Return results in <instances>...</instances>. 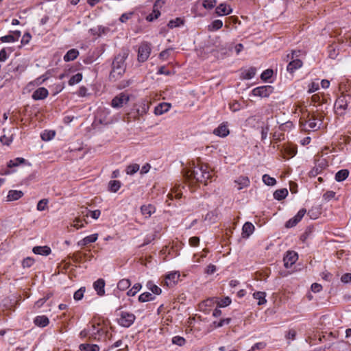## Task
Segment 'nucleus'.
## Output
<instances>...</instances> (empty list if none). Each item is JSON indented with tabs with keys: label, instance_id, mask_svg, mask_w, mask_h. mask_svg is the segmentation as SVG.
<instances>
[{
	"label": "nucleus",
	"instance_id": "dca6fc26",
	"mask_svg": "<svg viewBox=\"0 0 351 351\" xmlns=\"http://www.w3.org/2000/svg\"><path fill=\"white\" fill-rule=\"evenodd\" d=\"M321 124L322 121L320 120L312 117L305 122L304 127L305 130H317L319 128Z\"/></svg>",
	"mask_w": 351,
	"mask_h": 351
},
{
	"label": "nucleus",
	"instance_id": "864d4df0",
	"mask_svg": "<svg viewBox=\"0 0 351 351\" xmlns=\"http://www.w3.org/2000/svg\"><path fill=\"white\" fill-rule=\"evenodd\" d=\"M217 218V216L214 212H209L204 217V220L208 221L210 223H213L216 221Z\"/></svg>",
	"mask_w": 351,
	"mask_h": 351
},
{
	"label": "nucleus",
	"instance_id": "ddd939ff",
	"mask_svg": "<svg viewBox=\"0 0 351 351\" xmlns=\"http://www.w3.org/2000/svg\"><path fill=\"white\" fill-rule=\"evenodd\" d=\"M213 134L219 137L224 138L230 134L228 125L227 123H221L213 130Z\"/></svg>",
	"mask_w": 351,
	"mask_h": 351
},
{
	"label": "nucleus",
	"instance_id": "4468645a",
	"mask_svg": "<svg viewBox=\"0 0 351 351\" xmlns=\"http://www.w3.org/2000/svg\"><path fill=\"white\" fill-rule=\"evenodd\" d=\"M306 210L302 208L300 209L298 213L291 219H290L287 223H286V227L287 228H292L295 226L304 216L306 213Z\"/></svg>",
	"mask_w": 351,
	"mask_h": 351
},
{
	"label": "nucleus",
	"instance_id": "bb28decb",
	"mask_svg": "<svg viewBox=\"0 0 351 351\" xmlns=\"http://www.w3.org/2000/svg\"><path fill=\"white\" fill-rule=\"evenodd\" d=\"M266 293L263 291H257L253 293V298L257 300L258 305H263L266 304L267 300L265 298Z\"/></svg>",
	"mask_w": 351,
	"mask_h": 351
},
{
	"label": "nucleus",
	"instance_id": "79ce46f5",
	"mask_svg": "<svg viewBox=\"0 0 351 351\" xmlns=\"http://www.w3.org/2000/svg\"><path fill=\"white\" fill-rule=\"evenodd\" d=\"M263 182L267 186H274L276 184V180L274 178L270 177L267 174L263 176Z\"/></svg>",
	"mask_w": 351,
	"mask_h": 351
},
{
	"label": "nucleus",
	"instance_id": "a18cd8bd",
	"mask_svg": "<svg viewBox=\"0 0 351 351\" xmlns=\"http://www.w3.org/2000/svg\"><path fill=\"white\" fill-rule=\"evenodd\" d=\"M142 286L140 283H136L132 289H130L127 295L129 296H134L141 289Z\"/></svg>",
	"mask_w": 351,
	"mask_h": 351
},
{
	"label": "nucleus",
	"instance_id": "473e14b6",
	"mask_svg": "<svg viewBox=\"0 0 351 351\" xmlns=\"http://www.w3.org/2000/svg\"><path fill=\"white\" fill-rule=\"evenodd\" d=\"M288 195V191L286 189H278L274 193V197L278 200L285 199Z\"/></svg>",
	"mask_w": 351,
	"mask_h": 351
},
{
	"label": "nucleus",
	"instance_id": "49530a36",
	"mask_svg": "<svg viewBox=\"0 0 351 351\" xmlns=\"http://www.w3.org/2000/svg\"><path fill=\"white\" fill-rule=\"evenodd\" d=\"M182 196V193L181 192L179 191L178 188L177 187H173L171 191V193H169L168 194V197L169 199H172L173 197H176L177 199H179Z\"/></svg>",
	"mask_w": 351,
	"mask_h": 351
},
{
	"label": "nucleus",
	"instance_id": "aec40b11",
	"mask_svg": "<svg viewBox=\"0 0 351 351\" xmlns=\"http://www.w3.org/2000/svg\"><path fill=\"white\" fill-rule=\"evenodd\" d=\"M250 180L247 177H239L234 180V186L238 190L247 187L250 185Z\"/></svg>",
	"mask_w": 351,
	"mask_h": 351
},
{
	"label": "nucleus",
	"instance_id": "8fccbe9b",
	"mask_svg": "<svg viewBox=\"0 0 351 351\" xmlns=\"http://www.w3.org/2000/svg\"><path fill=\"white\" fill-rule=\"evenodd\" d=\"M86 256V253H82L81 252H77L74 253L72 256V259L74 262L79 263L81 262L82 260Z\"/></svg>",
	"mask_w": 351,
	"mask_h": 351
},
{
	"label": "nucleus",
	"instance_id": "c85d7f7f",
	"mask_svg": "<svg viewBox=\"0 0 351 351\" xmlns=\"http://www.w3.org/2000/svg\"><path fill=\"white\" fill-rule=\"evenodd\" d=\"M36 254L47 256L51 253V249L48 246H37L32 250Z\"/></svg>",
	"mask_w": 351,
	"mask_h": 351
},
{
	"label": "nucleus",
	"instance_id": "ea45409f",
	"mask_svg": "<svg viewBox=\"0 0 351 351\" xmlns=\"http://www.w3.org/2000/svg\"><path fill=\"white\" fill-rule=\"evenodd\" d=\"M256 74V69L250 68L242 73V77L245 80H250L254 77Z\"/></svg>",
	"mask_w": 351,
	"mask_h": 351
},
{
	"label": "nucleus",
	"instance_id": "b1692460",
	"mask_svg": "<svg viewBox=\"0 0 351 351\" xmlns=\"http://www.w3.org/2000/svg\"><path fill=\"white\" fill-rule=\"evenodd\" d=\"M155 208L151 204L143 205L141 208L142 215L145 218H149L153 213H155Z\"/></svg>",
	"mask_w": 351,
	"mask_h": 351
},
{
	"label": "nucleus",
	"instance_id": "680f3d73",
	"mask_svg": "<svg viewBox=\"0 0 351 351\" xmlns=\"http://www.w3.org/2000/svg\"><path fill=\"white\" fill-rule=\"evenodd\" d=\"M230 303H231V300L230 299V298L226 297L225 298L221 300L219 302L218 305L220 307H225V306H228Z\"/></svg>",
	"mask_w": 351,
	"mask_h": 351
},
{
	"label": "nucleus",
	"instance_id": "f257e3e1",
	"mask_svg": "<svg viewBox=\"0 0 351 351\" xmlns=\"http://www.w3.org/2000/svg\"><path fill=\"white\" fill-rule=\"evenodd\" d=\"M184 177L189 181L206 183L211 178V173L208 167L202 165L195 167L193 169H187L184 171Z\"/></svg>",
	"mask_w": 351,
	"mask_h": 351
},
{
	"label": "nucleus",
	"instance_id": "f704fd0d",
	"mask_svg": "<svg viewBox=\"0 0 351 351\" xmlns=\"http://www.w3.org/2000/svg\"><path fill=\"white\" fill-rule=\"evenodd\" d=\"M84 221L85 222V223H87V222L86 221L85 219H82L81 217L78 216V217H76L73 219L71 226L75 228L76 229H80V228H83L84 226Z\"/></svg>",
	"mask_w": 351,
	"mask_h": 351
},
{
	"label": "nucleus",
	"instance_id": "393cba45",
	"mask_svg": "<svg viewBox=\"0 0 351 351\" xmlns=\"http://www.w3.org/2000/svg\"><path fill=\"white\" fill-rule=\"evenodd\" d=\"M171 108V104L169 103H162L155 108L154 113L156 115H161L165 112L169 111Z\"/></svg>",
	"mask_w": 351,
	"mask_h": 351
},
{
	"label": "nucleus",
	"instance_id": "c03bdc74",
	"mask_svg": "<svg viewBox=\"0 0 351 351\" xmlns=\"http://www.w3.org/2000/svg\"><path fill=\"white\" fill-rule=\"evenodd\" d=\"M82 74L78 73L71 77V79L69 81V84L70 86H73V85L80 82L82 81Z\"/></svg>",
	"mask_w": 351,
	"mask_h": 351
},
{
	"label": "nucleus",
	"instance_id": "7ed1b4c3",
	"mask_svg": "<svg viewBox=\"0 0 351 351\" xmlns=\"http://www.w3.org/2000/svg\"><path fill=\"white\" fill-rule=\"evenodd\" d=\"M21 165H22V158L18 157L10 160L7 162L6 166H1L0 167V175H11L17 171Z\"/></svg>",
	"mask_w": 351,
	"mask_h": 351
},
{
	"label": "nucleus",
	"instance_id": "2f4dec72",
	"mask_svg": "<svg viewBox=\"0 0 351 351\" xmlns=\"http://www.w3.org/2000/svg\"><path fill=\"white\" fill-rule=\"evenodd\" d=\"M348 175L349 171L348 169H341L336 173L335 180L337 182H342L348 178Z\"/></svg>",
	"mask_w": 351,
	"mask_h": 351
},
{
	"label": "nucleus",
	"instance_id": "bf43d9fd",
	"mask_svg": "<svg viewBox=\"0 0 351 351\" xmlns=\"http://www.w3.org/2000/svg\"><path fill=\"white\" fill-rule=\"evenodd\" d=\"M47 199H41L37 204V209L40 211L45 210L47 208Z\"/></svg>",
	"mask_w": 351,
	"mask_h": 351
},
{
	"label": "nucleus",
	"instance_id": "0eeeda50",
	"mask_svg": "<svg viewBox=\"0 0 351 351\" xmlns=\"http://www.w3.org/2000/svg\"><path fill=\"white\" fill-rule=\"evenodd\" d=\"M273 90L271 86H263L254 88L252 93L254 96L267 97L271 94Z\"/></svg>",
	"mask_w": 351,
	"mask_h": 351
},
{
	"label": "nucleus",
	"instance_id": "09e8293b",
	"mask_svg": "<svg viewBox=\"0 0 351 351\" xmlns=\"http://www.w3.org/2000/svg\"><path fill=\"white\" fill-rule=\"evenodd\" d=\"M139 170V165L137 164H132L129 165L126 169V173L128 175H133Z\"/></svg>",
	"mask_w": 351,
	"mask_h": 351
},
{
	"label": "nucleus",
	"instance_id": "0e129e2a",
	"mask_svg": "<svg viewBox=\"0 0 351 351\" xmlns=\"http://www.w3.org/2000/svg\"><path fill=\"white\" fill-rule=\"evenodd\" d=\"M341 281L345 284L351 282V274L347 273V274H343L341 277Z\"/></svg>",
	"mask_w": 351,
	"mask_h": 351
},
{
	"label": "nucleus",
	"instance_id": "4be33fe9",
	"mask_svg": "<svg viewBox=\"0 0 351 351\" xmlns=\"http://www.w3.org/2000/svg\"><path fill=\"white\" fill-rule=\"evenodd\" d=\"M34 322L37 326L43 328L49 324V319L45 315H39L34 318Z\"/></svg>",
	"mask_w": 351,
	"mask_h": 351
},
{
	"label": "nucleus",
	"instance_id": "1a4fd4ad",
	"mask_svg": "<svg viewBox=\"0 0 351 351\" xmlns=\"http://www.w3.org/2000/svg\"><path fill=\"white\" fill-rule=\"evenodd\" d=\"M298 254L293 251H289L285 254L283 261L286 268H290L298 260Z\"/></svg>",
	"mask_w": 351,
	"mask_h": 351
},
{
	"label": "nucleus",
	"instance_id": "412c9836",
	"mask_svg": "<svg viewBox=\"0 0 351 351\" xmlns=\"http://www.w3.org/2000/svg\"><path fill=\"white\" fill-rule=\"evenodd\" d=\"M254 226L250 222H246L242 228V237L248 238L254 231Z\"/></svg>",
	"mask_w": 351,
	"mask_h": 351
},
{
	"label": "nucleus",
	"instance_id": "a211bd4d",
	"mask_svg": "<svg viewBox=\"0 0 351 351\" xmlns=\"http://www.w3.org/2000/svg\"><path fill=\"white\" fill-rule=\"evenodd\" d=\"M164 3V0H158L154 4L153 12L147 17V19L152 21L154 19H157L160 14V11L157 9L160 8Z\"/></svg>",
	"mask_w": 351,
	"mask_h": 351
},
{
	"label": "nucleus",
	"instance_id": "774afa93",
	"mask_svg": "<svg viewBox=\"0 0 351 351\" xmlns=\"http://www.w3.org/2000/svg\"><path fill=\"white\" fill-rule=\"evenodd\" d=\"M319 88V83L313 82L309 85L308 92L313 93Z\"/></svg>",
	"mask_w": 351,
	"mask_h": 351
},
{
	"label": "nucleus",
	"instance_id": "5fc2aeb1",
	"mask_svg": "<svg viewBox=\"0 0 351 351\" xmlns=\"http://www.w3.org/2000/svg\"><path fill=\"white\" fill-rule=\"evenodd\" d=\"M185 339L180 336H176L172 339V343L179 346H183L185 343Z\"/></svg>",
	"mask_w": 351,
	"mask_h": 351
},
{
	"label": "nucleus",
	"instance_id": "6ab92c4d",
	"mask_svg": "<svg viewBox=\"0 0 351 351\" xmlns=\"http://www.w3.org/2000/svg\"><path fill=\"white\" fill-rule=\"evenodd\" d=\"M48 90L44 87L36 89L32 94V98L34 100H40L46 98L48 96Z\"/></svg>",
	"mask_w": 351,
	"mask_h": 351
},
{
	"label": "nucleus",
	"instance_id": "f3484780",
	"mask_svg": "<svg viewBox=\"0 0 351 351\" xmlns=\"http://www.w3.org/2000/svg\"><path fill=\"white\" fill-rule=\"evenodd\" d=\"M21 36V31H11L8 35L2 36L0 40L3 43H10L18 40Z\"/></svg>",
	"mask_w": 351,
	"mask_h": 351
},
{
	"label": "nucleus",
	"instance_id": "338daca9",
	"mask_svg": "<svg viewBox=\"0 0 351 351\" xmlns=\"http://www.w3.org/2000/svg\"><path fill=\"white\" fill-rule=\"evenodd\" d=\"M199 243V238L197 237H193L189 239V244L191 246H197Z\"/></svg>",
	"mask_w": 351,
	"mask_h": 351
},
{
	"label": "nucleus",
	"instance_id": "cd10ccee",
	"mask_svg": "<svg viewBox=\"0 0 351 351\" xmlns=\"http://www.w3.org/2000/svg\"><path fill=\"white\" fill-rule=\"evenodd\" d=\"M22 197V191L17 190H10L6 197L8 202L15 201Z\"/></svg>",
	"mask_w": 351,
	"mask_h": 351
},
{
	"label": "nucleus",
	"instance_id": "e433bc0d",
	"mask_svg": "<svg viewBox=\"0 0 351 351\" xmlns=\"http://www.w3.org/2000/svg\"><path fill=\"white\" fill-rule=\"evenodd\" d=\"M56 132L53 130H45L41 133L40 136L43 141H48L53 138Z\"/></svg>",
	"mask_w": 351,
	"mask_h": 351
},
{
	"label": "nucleus",
	"instance_id": "f8f14e48",
	"mask_svg": "<svg viewBox=\"0 0 351 351\" xmlns=\"http://www.w3.org/2000/svg\"><path fill=\"white\" fill-rule=\"evenodd\" d=\"M14 128L3 129V134L0 137V141L3 145H9L13 140Z\"/></svg>",
	"mask_w": 351,
	"mask_h": 351
},
{
	"label": "nucleus",
	"instance_id": "423d86ee",
	"mask_svg": "<svg viewBox=\"0 0 351 351\" xmlns=\"http://www.w3.org/2000/svg\"><path fill=\"white\" fill-rule=\"evenodd\" d=\"M151 53V46L147 43H142L138 51V60L139 62H143L146 61Z\"/></svg>",
	"mask_w": 351,
	"mask_h": 351
},
{
	"label": "nucleus",
	"instance_id": "9d476101",
	"mask_svg": "<svg viewBox=\"0 0 351 351\" xmlns=\"http://www.w3.org/2000/svg\"><path fill=\"white\" fill-rule=\"evenodd\" d=\"M348 107V102L345 96L339 97L335 103V111L337 114H343Z\"/></svg>",
	"mask_w": 351,
	"mask_h": 351
},
{
	"label": "nucleus",
	"instance_id": "37998d69",
	"mask_svg": "<svg viewBox=\"0 0 351 351\" xmlns=\"http://www.w3.org/2000/svg\"><path fill=\"white\" fill-rule=\"evenodd\" d=\"M154 299L152 294L149 292H145L141 294L138 297V300L141 302H145Z\"/></svg>",
	"mask_w": 351,
	"mask_h": 351
},
{
	"label": "nucleus",
	"instance_id": "de8ad7c7",
	"mask_svg": "<svg viewBox=\"0 0 351 351\" xmlns=\"http://www.w3.org/2000/svg\"><path fill=\"white\" fill-rule=\"evenodd\" d=\"M121 187V182L118 180H112L109 182V189L112 192H117Z\"/></svg>",
	"mask_w": 351,
	"mask_h": 351
},
{
	"label": "nucleus",
	"instance_id": "c9c22d12",
	"mask_svg": "<svg viewBox=\"0 0 351 351\" xmlns=\"http://www.w3.org/2000/svg\"><path fill=\"white\" fill-rule=\"evenodd\" d=\"M80 349L82 351H99V347L96 344H81Z\"/></svg>",
	"mask_w": 351,
	"mask_h": 351
},
{
	"label": "nucleus",
	"instance_id": "a19ab883",
	"mask_svg": "<svg viewBox=\"0 0 351 351\" xmlns=\"http://www.w3.org/2000/svg\"><path fill=\"white\" fill-rule=\"evenodd\" d=\"M131 283L130 281L128 279H122L121 280L118 284L117 287L121 291H124L130 287Z\"/></svg>",
	"mask_w": 351,
	"mask_h": 351
},
{
	"label": "nucleus",
	"instance_id": "603ef678",
	"mask_svg": "<svg viewBox=\"0 0 351 351\" xmlns=\"http://www.w3.org/2000/svg\"><path fill=\"white\" fill-rule=\"evenodd\" d=\"M216 3V0H204L202 5L206 9H212L215 6Z\"/></svg>",
	"mask_w": 351,
	"mask_h": 351
},
{
	"label": "nucleus",
	"instance_id": "72a5a7b5",
	"mask_svg": "<svg viewBox=\"0 0 351 351\" xmlns=\"http://www.w3.org/2000/svg\"><path fill=\"white\" fill-rule=\"evenodd\" d=\"M223 26V22L221 20L217 19L213 21L210 25L208 26L209 31L213 32L221 29Z\"/></svg>",
	"mask_w": 351,
	"mask_h": 351
},
{
	"label": "nucleus",
	"instance_id": "20e7f679",
	"mask_svg": "<svg viewBox=\"0 0 351 351\" xmlns=\"http://www.w3.org/2000/svg\"><path fill=\"white\" fill-rule=\"evenodd\" d=\"M101 328L99 327V324H91L90 326H88L86 328H84L80 333V336L81 337H86L97 339V336L99 335Z\"/></svg>",
	"mask_w": 351,
	"mask_h": 351
},
{
	"label": "nucleus",
	"instance_id": "9b49d317",
	"mask_svg": "<svg viewBox=\"0 0 351 351\" xmlns=\"http://www.w3.org/2000/svg\"><path fill=\"white\" fill-rule=\"evenodd\" d=\"M180 274L178 271H172L165 276V283L167 287L175 285L180 280Z\"/></svg>",
	"mask_w": 351,
	"mask_h": 351
},
{
	"label": "nucleus",
	"instance_id": "c756f323",
	"mask_svg": "<svg viewBox=\"0 0 351 351\" xmlns=\"http://www.w3.org/2000/svg\"><path fill=\"white\" fill-rule=\"evenodd\" d=\"M79 55V51L75 49H70L64 56V60L65 62H69L74 60Z\"/></svg>",
	"mask_w": 351,
	"mask_h": 351
},
{
	"label": "nucleus",
	"instance_id": "052dcab7",
	"mask_svg": "<svg viewBox=\"0 0 351 351\" xmlns=\"http://www.w3.org/2000/svg\"><path fill=\"white\" fill-rule=\"evenodd\" d=\"M296 337V331L293 329H290L286 334L285 337L287 340L293 341Z\"/></svg>",
	"mask_w": 351,
	"mask_h": 351
},
{
	"label": "nucleus",
	"instance_id": "13d9d810",
	"mask_svg": "<svg viewBox=\"0 0 351 351\" xmlns=\"http://www.w3.org/2000/svg\"><path fill=\"white\" fill-rule=\"evenodd\" d=\"M273 75V71L271 69H267L261 74V79L263 80H267L269 79Z\"/></svg>",
	"mask_w": 351,
	"mask_h": 351
},
{
	"label": "nucleus",
	"instance_id": "e2e57ef3",
	"mask_svg": "<svg viewBox=\"0 0 351 351\" xmlns=\"http://www.w3.org/2000/svg\"><path fill=\"white\" fill-rule=\"evenodd\" d=\"M132 15L133 12L124 13L121 16L119 20L121 23H125L132 17Z\"/></svg>",
	"mask_w": 351,
	"mask_h": 351
},
{
	"label": "nucleus",
	"instance_id": "7c9ffc66",
	"mask_svg": "<svg viewBox=\"0 0 351 351\" xmlns=\"http://www.w3.org/2000/svg\"><path fill=\"white\" fill-rule=\"evenodd\" d=\"M302 65V62L299 59L293 60L289 62L287 66V71L293 73L295 70L300 68Z\"/></svg>",
	"mask_w": 351,
	"mask_h": 351
},
{
	"label": "nucleus",
	"instance_id": "69168bd1",
	"mask_svg": "<svg viewBox=\"0 0 351 351\" xmlns=\"http://www.w3.org/2000/svg\"><path fill=\"white\" fill-rule=\"evenodd\" d=\"M335 193L332 191H327L324 194V198L328 201L335 198Z\"/></svg>",
	"mask_w": 351,
	"mask_h": 351
},
{
	"label": "nucleus",
	"instance_id": "58836bf2",
	"mask_svg": "<svg viewBox=\"0 0 351 351\" xmlns=\"http://www.w3.org/2000/svg\"><path fill=\"white\" fill-rule=\"evenodd\" d=\"M85 211H86V213H84V211H82V213H81L84 217H88V215L90 213L92 218H93L94 219H97L101 215V212L99 210H95L93 211H88V210H86Z\"/></svg>",
	"mask_w": 351,
	"mask_h": 351
},
{
	"label": "nucleus",
	"instance_id": "4c0bfd02",
	"mask_svg": "<svg viewBox=\"0 0 351 351\" xmlns=\"http://www.w3.org/2000/svg\"><path fill=\"white\" fill-rule=\"evenodd\" d=\"M147 288L156 295H160L162 290L157 285H154L152 282H148L146 285Z\"/></svg>",
	"mask_w": 351,
	"mask_h": 351
},
{
	"label": "nucleus",
	"instance_id": "a878e982",
	"mask_svg": "<svg viewBox=\"0 0 351 351\" xmlns=\"http://www.w3.org/2000/svg\"><path fill=\"white\" fill-rule=\"evenodd\" d=\"M98 239L97 234H93L91 235L87 236L84 237L83 239L80 240L77 244L78 245L85 246L90 243L95 242Z\"/></svg>",
	"mask_w": 351,
	"mask_h": 351
},
{
	"label": "nucleus",
	"instance_id": "3c124183",
	"mask_svg": "<svg viewBox=\"0 0 351 351\" xmlns=\"http://www.w3.org/2000/svg\"><path fill=\"white\" fill-rule=\"evenodd\" d=\"M85 292V288L81 287L80 289L74 293L73 298L75 300L79 301L82 299L84 293Z\"/></svg>",
	"mask_w": 351,
	"mask_h": 351
},
{
	"label": "nucleus",
	"instance_id": "39448f33",
	"mask_svg": "<svg viewBox=\"0 0 351 351\" xmlns=\"http://www.w3.org/2000/svg\"><path fill=\"white\" fill-rule=\"evenodd\" d=\"M134 320L135 316L134 314L127 311H121L118 318V323L120 326L127 328L130 326Z\"/></svg>",
	"mask_w": 351,
	"mask_h": 351
},
{
	"label": "nucleus",
	"instance_id": "5701e85b",
	"mask_svg": "<svg viewBox=\"0 0 351 351\" xmlns=\"http://www.w3.org/2000/svg\"><path fill=\"white\" fill-rule=\"evenodd\" d=\"M105 282L103 279H98L93 284V287L99 295H103L105 293Z\"/></svg>",
	"mask_w": 351,
	"mask_h": 351
},
{
	"label": "nucleus",
	"instance_id": "6e6d98bb",
	"mask_svg": "<svg viewBox=\"0 0 351 351\" xmlns=\"http://www.w3.org/2000/svg\"><path fill=\"white\" fill-rule=\"evenodd\" d=\"M182 23V21L180 19H176L175 20H171L169 22L168 26L169 28H174L176 27H179Z\"/></svg>",
	"mask_w": 351,
	"mask_h": 351
},
{
	"label": "nucleus",
	"instance_id": "4d7b16f0",
	"mask_svg": "<svg viewBox=\"0 0 351 351\" xmlns=\"http://www.w3.org/2000/svg\"><path fill=\"white\" fill-rule=\"evenodd\" d=\"M149 108V105L148 102L143 101L142 103V109H138V113L141 115L145 114Z\"/></svg>",
	"mask_w": 351,
	"mask_h": 351
},
{
	"label": "nucleus",
	"instance_id": "6e6552de",
	"mask_svg": "<svg viewBox=\"0 0 351 351\" xmlns=\"http://www.w3.org/2000/svg\"><path fill=\"white\" fill-rule=\"evenodd\" d=\"M129 99L130 97L128 95L125 93H121L112 100L111 105L113 108H121L125 105L128 102Z\"/></svg>",
	"mask_w": 351,
	"mask_h": 351
},
{
	"label": "nucleus",
	"instance_id": "2eb2a0df",
	"mask_svg": "<svg viewBox=\"0 0 351 351\" xmlns=\"http://www.w3.org/2000/svg\"><path fill=\"white\" fill-rule=\"evenodd\" d=\"M232 9L226 3L219 4L215 9V13L217 16H226L231 14Z\"/></svg>",
	"mask_w": 351,
	"mask_h": 351
},
{
	"label": "nucleus",
	"instance_id": "f03ea898",
	"mask_svg": "<svg viewBox=\"0 0 351 351\" xmlns=\"http://www.w3.org/2000/svg\"><path fill=\"white\" fill-rule=\"evenodd\" d=\"M128 56V52L123 51L115 57L112 63V77L118 78L125 73L126 67L125 62Z\"/></svg>",
	"mask_w": 351,
	"mask_h": 351
}]
</instances>
